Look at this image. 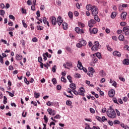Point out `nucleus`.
<instances>
[{
    "mask_svg": "<svg viewBox=\"0 0 129 129\" xmlns=\"http://www.w3.org/2000/svg\"><path fill=\"white\" fill-rule=\"evenodd\" d=\"M43 29H44V27L40 25L37 27V29L38 30V31H42V30H43Z\"/></svg>",
    "mask_w": 129,
    "mask_h": 129,
    "instance_id": "nucleus-33",
    "label": "nucleus"
},
{
    "mask_svg": "<svg viewBox=\"0 0 129 129\" xmlns=\"http://www.w3.org/2000/svg\"><path fill=\"white\" fill-rule=\"evenodd\" d=\"M72 92L75 94V95H81L82 96H84L85 95L84 94L85 93V90L83 87L80 88L78 91L75 90H73Z\"/></svg>",
    "mask_w": 129,
    "mask_h": 129,
    "instance_id": "nucleus-2",
    "label": "nucleus"
},
{
    "mask_svg": "<svg viewBox=\"0 0 129 129\" xmlns=\"http://www.w3.org/2000/svg\"><path fill=\"white\" fill-rule=\"evenodd\" d=\"M44 119L45 123H47L48 119V117H47V116L46 115L44 116Z\"/></svg>",
    "mask_w": 129,
    "mask_h": 129,
    "instance_id": "nucleus-41",
    "label": "nucleus"
},
{
    "mask_svg": "<svg viewBox=\"0 0 129 129\" xmlns=\"http://www.w3.org/2000/svg\"><path fill=\"white\" fill-rule=\"evenodd\" d=\"M91 12L93 16H96V15H98V8L97 7L93 6Z\"/></svg>",
    "mask_w": 129,
    "mask_h": 129,
    "instance_id": "nucleus-5",
    "label": "nucleus"
},
{
    "mask_svg": "<svg viewBox=\"0 0 129 129\" xmlns=\"http://www.w3.org/2000/svg\"><path fill=\"white\" fill-rule=\"evenodd\" d=\"M50 20L53 26H56V24H57V20H56V18L55 17H50Z\"/></svg>",
    "mask_w": 129,
    "mask_h": 129,
    "instance_id": "nucleus-8",
    "label": "nucleus"
},
{
    "mask_svg": "<svg viewBox=\"0 0 129 129\" xmlns=\"http://www.w3.org/2000/svg\"><path fill=\"white\" fill-rule=\"evenodd\" d=\"M43 21L44 25L47 24L48 27H50V25H49V22L47 21V18H46L45 17H44L43 18Z\"/></svg>",
    "mask_w": 129,
    "mask_h": 129,
    "instance_id": "nucleus-18",
    "label": "nucleus"
},
{
    "mask_svg": "<svg viewBox=\"0 0 129 129\" xmlns=\"http://www.w3.org/2000/svg\"><path fill=\"white\" fill-rule=\"evenodd\" d=\"M113 102H114V103H116L117 104H118V102H117V99H116V98H113Z\"/></svg>",
    "mask_w": 129,
    "mask_h": 129,
    "instance_id": "nucleus-51",
    "label": "nucleus"
},
{
    "mask_svg": "<svg viewBox=\"0 0 129 129\" xmlns=\"http://www.w3.org/2000/svg\"><path fill=\"white\" fill-rule=\"evenodd\" d=\"M67 79H68L69 82L70 83H72V77L70 75H69L67 76Z\"/></svg>",
    "mask_w": 129,
    "mask_h": 129,
    "instance_id": "nucleus-31",
    "label": "nucleus"
},
{
    "mask_svg": "<svg viewBox=\"0 0 129 129\" xmlns=\"http://www.w3.org/2000/svg\"><path fill=\"white\" fill-rule=\"evenodd\" d=\"M75 31L78 34H84V30H83V29H81L79 27H76L75 28Z\"/></svg>",
    "mask_w": 129,
    "mask_h": 129,
    "instance_id": "nucleus-6",
    "label": "nucleus"
},
{
    "mask_svg": "<svg viewBox=\"0 0 129 129\" xmlns=\"http://www.w3.org/2000/svg\"><path fill=\"white\" fill-rule=\"evenodd\" d=\"M94 45L92 47V50L95 52H96V51H98V49H100L101 46L100 45L99 42L98 41H95L94 43Z\"/></svg>",
    "mask_w": 129,
    "mask_h": 129,
    "instance_id": "nucleus-3",
    "label": "nucleus"
},
{
    "mask_svg": "<svg viewBox=\"0 0 129 129\" xmlns=\"http://www.w3.org/2000/svg\"><path fill=\"white\" fill-rule=\"evenodd\" d=\"M125 36H129V30L124 32Z\"/></svg>",
    "mask_w": 129,
    "mask_h": 129,
    "instance_id": "nucleus-63",
    "label": "nucleus"
},
{
    "mask_svg": "<svg viewBox=\"0 0 129 129\" xmlns=\"http://www.w3.org/2000/svg\"><path fill=\"white\" fill-rule=\"evenodd\" d=\"M112 40H114V41H117V37H116L115 36H113L112 37Z\"/></svg>",
    "mask_w": 129,
    "mask_h": 129,
    "instance_id": "nucleus-60",
    "label": "nucleus"
},
{
    "mask_svg": "<svg viewBox=\"0 0 129 129\" xmlns=\"http://www.w3.org/2000/svg\"><path fill=\"white\" fill-rule=\"evenodd\" d=\"M70 88L73 89V90H75V89H76V86L75 84H74V83L71 84L70 85Z\"/></svg>",
    "mask_w": 129,
    "mask_h": 129,
    "instance_id": "nucleus-17",
    "label": "nucleus"
},
{
    "mask_svg": "<svg viewBox=\"0 0 129 129\" xmlns=\"http://www.w3.org/2000/svg\"><path fill=\"white\" fill-rule=\"evenodd\" d=\"M98 31V30L96 28H93L92 30V32L93 33V34H96Z\"/></svg>",
    "mask_w": 129,
    "mask_h": 129,
    "instance_id": "nucleus-45",
    "label": "nucleus"
},
{
    "mask_svg": "<svg viewBox=\"0 0 129 129\" xmlns=\"http://www.w3.org/2000/svg\"><path fill=\"white\" fill-rule=\"evenodd\" d=\"M122 31L123 32H126L127 31H129V26H125L123 28Z\"/></svg>",
    "mask_w": 129,
    "mask_h": 129,
    "instance_id": "nucleus-27",
    "label": "nucleus"
},
{
    "mask_svg": "<svg viewBox=\"0 0 129 129\" xmlns=\"http://www.w3.org/2000/svg\"><path fill=\"white\" fill-rule=\"evenodd\" d=\"M67 105H68L69 106H71V105H72V102L71 101L68 100L66 102Z\"/></svg>",
    "mask_w": 129,
    "mask_h": 129,
    "instance_id": "nucleus-34",
    "label": "nucleus"
},
{
    "mask_svg": "<svg viewBox=\"0 0 129 129\" xmlns=\"http://www.w3.org/2000/svg\"><path fill=\"white\" fill-rule=\"evenodd\" d=\"M113 56H117V57H121V53L117 50H115L113 52Z\"/></svg>",
    "mask_w": 129,
    "mask_h": 129,
    "instance_id": "nucleus-10",
    "label": "nucleus"
},
{
    "mask_svg": "<svg viewBox=\"0 0 129 129\" xmlns=\"http://www.w3.org/2000/svg\"><path fill=\"white\" fill-rule=\"evenodd\" d=\"M74 15H75V17H78V16H79V13L77 11H75Z\"/></svg>",
    "mask_w": 129,
    "mask_h": 129,
    "instance_id": "nucleus-56",
    "label": "nucleus"
},
{
    "mask_svg": "<svg viewBox=\"0 0 129 129\" xmlns=\"http://www.w3.org/2000/svg\"><path fill=\"white\" fill-rule=\"evenodd\" d=\"M106 114L110 118L113 119L116 118V113H115L114 109L111 107H110V110L107 111Z\"/></svg>",
    "mask_w": 129,
    "mask_h": 129,
    "instance_id": "nucleus-1",
    "label": "nucleus"
},
{
    "mask_svg": "<svg viewBox=\"0 0 129 129\" xmlns=\"http://www.w3.org/2000/svg\"><path fill=\"white\" fill-rule=\"evenodd\" d=\"M93 16L95 21H96V22H100V19L98 18V16H97V15Z\"/></svg>",
    "mask_w": 129,
    "mask_h": 129,
    "instance_id": "nucleus-21",
    "label": "nucleus"
},
{
    "mask_svg": "<svg viewBox=\"0 0 129 129\" xmlns=\"http://www.w3.org/2000/svg\"><path fill=\"white\" fill-rule=\"evenodd\" d=\"M122 64H123V65H129V59L127 58L123 59Z\"/></svg>",
    "mask_w": 129,
    "mask_h": 129,
    "instance_id": "nucleus-14",
    "label": "nucleus"
},
{
    "mask_svg": "<svg viewBox=\"0 0 129 129\" xmlns=\"http://www.w3.org/2000/svg\"><path fill=\"white\" fill-rule=\"evenodd\" d=\"M63 23V20L61 16H58L57 18V23L58 26H61V24Z\"/></svg>",
    "mask_w": 129,
    "mask_h": 129,
    "instance_id": "nucleus-11",
    "label": "nucleus"
},
{
    "mask_svg": "<svg viewBox=\"0 0 129 129\" xmlns=\"http://www.w3.org/2000/svg\"><path fill=\"white\" fill-rule=\"evenodd\" d=\"M38 61L39 63H42V62L43 61V58H42V57L39 56L38 57Z\"/></svg>",
    "mask_w": 129,
    "mask_h": 129,
    "instance_id": "nucleus-40",
    "label": "nucleus"
},
{
    "mask_svg": "<svg viewBox=\"0 0 129 129\" xmlns=\"http://www.w3.org/2000/svg\"><path fill=\"white\" fill-rule=\"evenodd\" d=\"M22 14H27V10L22 8Z\"/></svg>",
    "mask_w": 129,
    "mask_h": 129,
    "instance_id": "nucleus-55",
    "label": "nucleus"
},
{
    "mask_svg": "<svg viewBox=\"0 0 129 129\" xmlns=\"http://www.w3.org/2000/svg\"><path fill=\"white\" fill-rule=\"evenodd\" d=\"M108 123H109V125H111V126L113 125V122H112V121L108 120Z\"/></svg>",
    "mask_w": 129,
    "mask_h": 129,
    "instance_id": "nucleus-58",
    "label": "nucleus"
},
{
    "mask_svg": "<svg viewBox=\"0 0 129 129\" xmlns=\"http://www.w3.org/2000/svg\"><path fill=\"white\" fill-rule=\"evenodd\" d=\"M115 111L116 112L117 115L118 116H120V112H119V111H118L117 109H115Z\"/></svg>",
    "mask_w": 129,
    "mask_h": 129,
    "instance_id": "nucleus-52",
    "label": "nucleus"
},
{
    "mask_svg": "<svg viewBox=\"0 0 129 129\" xmlns=\"http://www.w3.org/2000/svg\"><path fill=\"white\" fill-rule=\"evenodd\" d=\"M66 65H67V66H68V67H72V62H67Z\"/></svg>",
    "mask_w": 129,
    "mask_h": 129,
    "instance_id": "nucleus-37",
    "label": "nucleus"
},
{
    "mask_svg": "<svg viewBox=\"0 0 129 129\" xmlns=\"http://www.w3.org/2000/svg\"><path fill=\"white\" fill-rule=\"evenodd\" d=\"M56 66H54L52 68V72H53V73H55V72H56Z\"/></svg>",
    "mask_w": 129,
    "mask_h": 129,
    "instance_id": "nucleus-48",
    "label": "nucleus"
},
{
    "mask_svg": "<svg viewBox=\"0 0 129 129\" xmlns=\"http://www.w3.org/2000/svg\"><path fill=\"white\" fill-rule=\"evenodd\" d=\"M116 17V12H113L111 15V19H115Z\"/></svg>",
    "mask_w": 129,
    "mask_h": 129,
    "instance_id": "nucleus-22",
    "label": "nucleus"
},
{
    "mask_svg": "<svg viewBox=\"0 0 129 129\" xmlns=\"http://www.w3.org/2000/svg\"><path fill=\"white\" fill-rule=\"evenodd\" d=\"M60 117H61V116H60V115L57 114L56 116H55L54 117V118H55V119H58L60 118Z\"/></svg>",
    "mask_w": 129,
    "mask_h": 129,
    "instance_id": "nucleus-57",
    "label": "nucleus"
},
{
    "mask_svg": "<svg viewBox=\"0 0 129 129\" xmlns=\"http://www.w3.org/2000/svg\"><path fill=\"white\" fill-rule=\"evenodd\" d=\"M34 97L35 98H39L40 97V93H34Z\"/></svg>",
    "mask_w": 129,
    "mask_h": 129,
    "instance_id": "nucleus-30",
    "label": "nucleus"
},
{
    "mask_svg": "<svg viewBox=\"0 0 129 129\" xmlns=\"http://www.w3.org/2000/svg\"><path fill=\"white\" fill-rule=\"evenodd\" d=\"M5 14H6V12L3 10H0V15L1 16H2V17H4L5 16Z\"/></svg>",
    "mask_w": 129,
    "mask_h": 129,
    "instance_id": "nucleus-38",
    "label": "nucleus"
},
{
    "mask_svg": "<svg viewBox=\"0 0 129 129\" xmlns=\"http://www.w3.org/2000/svg\"><path fill=\"white\" fill-rule=\"evenodd\" d=\"M9 18H10V19H11L12 20H15V17L12 15H9Z\"/></svg>",
    "mask_w": 129,
    "mask_h": 129,
    "instance_id": "nucleus-61",
    "label": "nucleus"
},
{
    "mask_svg": "<svg viewBox=\"0 0 129 129\" xmlns=\"http://www.w3.org/2000/svg\"><path fill=\"white\" fill-rule=\"evenodd\" d=\"M93 56H95L96 57H97L98 59H101V53L100 52H97L96 53H94L93 54Z\"/></svg>",
    "mask_w": 129,
    "mask_h": 129,
    "instance_id": "nucleus-13",
    "label": "nucleus"
},
{
    "mask_svg": "<svg viewBox=\"0 0 129 129\" xmlns=\"http://www.w3.org/2000/svg\"><path fill=\"white\" fill-rule=\"evenodd\" d=\"M44 54H45V55L46 56V57H47L48 58H51V57H52V55L49 54V53L48 52H45L44 53Z\"/></svg>",
    "mask_w": 129,
    "mask_h": 129,
    "instance_id": "nucleus-42",
    "label": "nucleus"
},
{
    "mask_svg": "<svg viewBox=\"0 0 129 129\" xmlns=\"http://www.w3.org/2000/svg\"><path fill=\"white\" fill-rule=\"evenodd\" d=\"M32 41L34 43H36V42H38V39H37V37H34L32 38Z\"/></svg>",
    "mask_w": 129,
    "mask_h": 129,
    "instance_id": "nucleus-53",
    "label": "nucleus"
},
{
    "mask_svg": "<svg viewBox=\"0 0 129 129\" xmlns=\"http://www.w3.org/2000/svg\"><path fill=\"white\" fill-rule=\"evenodd\" d=\"M68 16L71 20H72V19H73V13L72 12H69Z\"/></svg>",
    "mask_w": 129,
    "mask_h": 129,
    "instance_id": "nucleus-25",
    "label": "nucleus"
},
{
    "mask_svg": "<svg viewBox=\"0 0 129 129\" xmlns=\"http://www.w3.org/2000/svg\"><path fill=\"white\" fill-rule=\"evenodd\" d=\"M78 26L79 27H80V28H84V27H85V25H84V24L81 23V22H79L78 23Z\"/></svg>",
    "mask_w": 129,
    "mask_h": 129,
    "instance_id": "nucleus-26",
    "label": "nucleus"
},
{
    "mask_svg": "<svg viewBox=\"0 0 129 129\" xmlns=\"http://www.w3.org/2000/svg\"><path fill=\"white\" fill-rule=\"evenodd\" d=\"M22 23L23 25V26L24 27V28H27L28 27V25H27V24H26V23H25V21L23 20L22 21Z\"/></svg>",
    "mask_w": 129,
    "mask_h": 129,
    "instance_id": "nucleus-50",
    "label": "nucleus"
},
{
    "mask_svg": "<svg viewBox=\"0 0 129 129\" xmlns=\"http://www.w3.org/2000/svg\"><path fill=\"white\" fill-rule=\"evenodd\" d=\"M119 123H120V122H119V120H115L113 121L114 124H119Z\"/></svg>",
    "mask_w": 129,
    "mask_h": 129,
    "instance_id": "nucleus-44",
    "label": "nucleus"
},
{
    "mask_svg": "<svg viewBox=\"0 0 129 129\" xmlns=\"http://www.w3.org/2000/svg\"><path fill=\"white\" fill-rule=\"evenodd\" d=\"M90 111L91 113H95V110L93 108H90Z\"/></svg>",
    "mask_w": 129,
    "mask_h": 129,
    "instance_id": "nucleus-49",
    "label": "nucleus"
},
{
    "mask_svg": "<svg viewBox=\"0 0 129 129\" xmlns=\"http://www.w3.org/2000/svg\"><path fill=\"white\" fill-rule=\"evenodd\" d=\"M115 94V91L113 89H111L108 92V95L109 97H113Z\"/></svg>",
    "mask_w": 129,
    "mask_h": 129,
    "instance_id": "nucleus-9",
    "label": "nucleus"
},
{
    "mask_svg": "<svg viewBox=\"0 0 129 129\" xmlns=\"http://www.w3.org/2000/svg\"><path fill=\"white\" fill-rule=\"evenodd\" d=\"M105 120H107V118H106L105 116H102L101 118V122L103 121V122H104Z\"/></svg>",
    "mask_w": 129,
    "mask_h": 129,
    "instance_id": "nucleus-46",
    "label": "nucleus"
},
{
    "mask_svg": "<svg viewBox=\"0 0 129 129\" xmlns=\"http://www.w3.org/2000/svg\"><path fill=\"white\" fill-rule=\"evenodd\" d=\"M6 92H7V93H9V95H10V96H11V97H14V94L12 93L11 92L9 91H6Z\"/></svg>",
    "mask_w": 129,
    "mask_h": 129,
    "instance_id": "nucleus-47",
    "label": "nucleus"
},
{
    "mask_svg": "<svg viewBox=\"0 0 129 129\" xmlns=\"http://www.w3.org/2000/svg\"><path fill=\"white\" fill-rule=\"evenodd\" d=\"M96 57L97 56H93V62H94V63H96V62H97V61H98V59Z\"/></svg>",
    "mask_w": 129,
    "mask_h": 129,
    "instance_id": "nucleus-35",
    "label": "nucleus"
},
{
    "mask_svg": "<svg viewBox=\"0 0 129 129\" xmlns=\"http://www.w3.org/2000/svg\"><path fill=\"white\" fill-rule=\"evenodd\" d=\"M86 125H87V126L85 127V129H92L90 127V126H89V125H88V124L86 123Z\"/></svg>",
    "mask_w": 129,
    "mask_h": 129,
    "instance_id": "nucleus-62",
    "label": "nucleus"
},
{
    "mask_svg": "<svg viewBox=\"0 0 129 129\" xmlns=\"http://www.w3.org/2000/svg\"><path fill=\"white\" fill-rule=\"evenodd\" d=\"M93 8V6H91V5H87L86 6V9L88 11H92Z\"/></svg>",
    "mask_w": 129,
    "mask_h": 129,
    "instance_id": "nucleus-20",
    "label": "nucleus"
},
{
    "mask_svg": "<svg viewBox=\"0 0 129 129\" xmlns=\"http://www.w3.org/2000/svg\"><path fill=\"white\" fill-rule=\"evenodd\" d=\"M94 24H93L92 22H91L90 21H89V23H88V26L89 27H90V28H92L94 26Z\"/></svg>",
    "mask_w": 129,
    "mask_h": 129,
    "instance_id": "nucleus-39",
    "label": "nucleus"
},
{
    "mask_svg": "<svg viewBox=\"0 0 129 129\" xmlns=\"http://www.w3.org/2000/svg\"><path fill=\"white\" fill-rule=\"evenodd\" d=\"M66 50L68 51V52H71V51H72V49L69 46H66Z\"/></svg>",
    "mask_w": 129,
    "mask_h": 129,
    "instance_id": "nucleus-32",
    "label": "nucleus"
},
{
    "mask_svg": "<svg viewBox=\"0 0 129 129\" xmlns=\"http://www.w3.org/2000/svg\"><path fill=\"white\" fill-rule=\"evenodd\" d=\"M126 16H127V13L126 12H122L120 15L121 20H122V21H125L126 19Z\"/></svg>",
    "mask_w": 129,
    "mask_h": 129,
    "instance_id": "nucleus-7",
    "label": "nucleus"
},
{
    "mask_svg": "<svg viewBox=\"0 0 129 129\" xmlns=\"http://www.w3.org/2000/svg\"><path fill=\"white\" fill-rule=\"evenodd\" d=\"M47 111H48L49 114H50V115H52V112H53L54 110H53L51 108H48L47 109Z\"/></svg>",
    "mask_w": 129,
    "mask_h": 129,
    "instance_id": "nucleus-28",
    "label": "nucleus"
},
{
    "mask_svg": "<svg viewBox=\"0 0 129 129\" xmlns=\"http://www.w3.org/2000/svg\"><path fill=\"white\" fill-rule=\"evenodd\" d=\"M93 129H100V128L99 126H93Z\"/></svg>",
    "mask_w": 129,
    "mask_h": 129,
    "instance_id": "nucleus-64",
    "label": "nucleus"
},
{
    "mask_svg": "<svg viewBox=\"0 0 129 129\" xmlns=\"http://www.w3.org/2000/svg\"><path fill=\"white\" fill-rule=\"evenodd\" d=\"M27 4L28 6H32V2H31V0H28Z\"/></svg>",
    "mask_w": 129,
    "mask_h": 129,
    "instance_id": "nucleus-59",
    "label": "nucleus"
},
{
    "mask_svg": "<svg viewBox=\"0 0 129 129\" xmlns=\"http://www.w3.org/2000/svg\"><path fill=\"white\" fill-rule=\"evenodd\" d=\"M3 103L4 104H7L8 103V98L6 96H4V101H3Z\"/></svg>",
    "mask_w": 129,
    "mask_h": 129,
    "instance_id": "nucleus-24",
    "label": "nucleus"
},
{
    "mask_svg": "<svg viewBox=\"0 0 129 129\" xmlns=\"http://www.w3.org/2000/svg\"><path fill=\"white\" fill-rule=\"evenodd\" d=\"M78 65L77 67L80 70H82V68H83V66H82V63L80 60L78 61Z\"/></svg>",
    "mask_w": 129,
    "mask_h": 129,
    "instance_id": "nucleus-12",
    "label": "nucleus"
},
{
    "mask_svg": "<svg viewBox=\"0 0 129 129\" xmlns=\"http://www.w3.org/2000/svg\"><path fill=\"white\" fill-rule=\"evenodd\" d=\"M118 39L119 40V41H121V42L124 41V36H123V35L120 34L118 36Z\"/></svg>",
    "mask_w": 129,
    "mask_h": 129,
    "instance_id": "nucleus-15",
    "label": "nucleus"
},
{
    "mask_svg": "<svg viewBox=\"0 0 129 129\" xmlns=\"http://www.w3.org/2000/svg\"><path fill=\"white\" fill-rule=\"evenodd\" d=\"M120 25L121 27H124V26H126V23L125 22H121Z\"/></svg>",
    "mask_w": 129,
    "mask_h": 129,
    "instance_id": "nucleus-43",
    "label": "nucleus"
},
{
    "mask_svg": "<svg viewBox=\"0 0 129 129\" xmlns=\"http://www.w3.org/2000/svg\"><path fill=\"white\" fill-rule=\"evenodd\" d=\"M89 70L90 71L89 72L90 73H92V74H93V73L95 72V71H94V69H93V68L92 67H89Z\"/></svg>",
    "mask_w": 129,
    "mask_h": 129,
    "instance_id": "nucleus-23",
    "label": "nucleus"
},
{
    "mask_svg": "<svg viewBox=\"0 0 129 129\" xmlns=\"http://www.w3.org/2000/svg\"><path fill=\"white\" fill-rule=\"evenodd\" d=\"M60 80L62 82H63L64 83H66L67 82V80L65 79V77H61Z\"/></svg>",
    "mask_w": 129,
    "mask_h": 129,
    "instance_id": "nucleus-29",
    "label": "nucleus"
},
{
    "mask_svg": "<svg viewBox=\"0 0 129 129\" xmlns=\"http://www.w3.org/2000/svg\"><path fill=\"white\" fill-rule=\"evenodd\" d=\"M79 43L76 45L77 48H81L82 46L86 45V41L83 40V39H79Z\"/></svg>",
    "mask_w": 129,
    "mask_h": 129,
    "instance_id": "nucleus-4",
    "label": "nucleus"
},
{
    "mask_svg": "<svg viewBox=\"0 0 129 129\" xmlns=\"http://www.w3.org/2000/svg\"><path fill=\"white\" fill-rule=\"evenodd\" d=\"M63 30H67L68 29V25L67 23L63 22L62 24Z\"/></svg>",
    "mask_w": 129,
    "mask_h": 129,
    "instance_id": "nucleus-16",
    "label": "nucleus"
},
{
    "mask_svg": "<svg viewBox=\"0 0 129 129\" xmlns=\"http://www.w3.org/2000/svg\"><path fill=\"white\" fill-rule=\"evenodd\" d=\"M16 60H22V59H23V56H22V55H20V54H17L16 56Z\"/></svg>",
    "mask_w": 129,
    "mask_h": 129,
    "instance_id": "nucleus-19",
    "label": "nucleus"
},
{
    "mask_svg": "<svg viewBox=\"0 0 129 129\" xmlns=\"http://www.w3.org/2000/svg\"><path fill=\"white\" fill-rule=\"evenodd\" d=\"M96 119H97V120H98L99 121H100V122H101V117H100L99 116H96Z\"/></svg>",
    "mask_w": 129,
    "mask_h": 129,
    "instance_id": "nucleus-54",
    "label": "nucleus"
},
{
    "mask_svg": "<svg viewBox=\"0 0 129 129\" xmlns=\"http://www.w3.org/2000/svg\"><path fill=\"white\" fill-rule=\"evenodd\" d=\"M52 82L53 83V84H57V80H56V78H53L52 79Z\"/></svg>",
    "mask_w": 129,
    "mask_h": 129,
    "instance_id": "nucleus-36",
    "label": "nucleus"
}]
</instances>
